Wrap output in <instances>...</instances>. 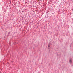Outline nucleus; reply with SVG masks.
I'll list each match as a JSON object with an SVG mask.
<instances>
[{"label":"nucleus","mask_w":73,"mask_h":73,"mask_svg":"<svg viewBox=\"0 0 73 73\" xmlns=\"http://www.w3.org/2000/svg\"><path fill=\"white\" fill-rule=\"evenodd\" d=\"M69 62L70 63V64H71L72 63V59L70 58L69 60Z\"/></svg>","instance_id":"1"},{"label":"nucleus","mask_w":73,"mask_h":73,"mask_svg":"<svg viewBox=\"0 0 73 73\" xmlns=\"http://www.w3.org/2000/svg\"><path fill=\"white\" fill-rule=\"evenodd\" d=\"M50 45L49 44L48 45V48H50Z\"/></svg>","instance_id":"2"}]
</instances>
